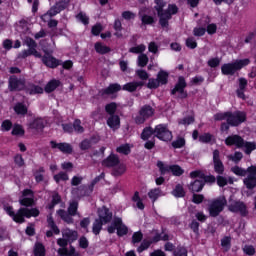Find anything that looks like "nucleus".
I'll use <instances>...</instances> for the list:
<instances>
[{
  "label": "nucleus",
  "mask_w": 256,
  "mask_h": 256,
  "mask_svg": "<svg viewBox=\"0 0 256 256\" xmlns=\"http://www.w3.org/2000/svg\"><path fill=\"white\" fill-rule=\"evenodd\" d=\"M243 147H244V153H246V155H251L252 151H255L256 149V143L255 142H247V141H243Z\"/></svg>",
  "instance_id": "ea45409f"
},
{
  "label": "nucleus",
  "mask_w": 256,
  "mask_h": 256,
  "mask_svg": "<svg viewBox=\"0 0 256 256\" xmlns=\"http://www.w3.org/2000/svg\"><path fill=\"white\" fill-rule=\"evenodd\" d=\"M43 173H45V168L43 167H40L38 170L34 172L36 183H41V181H43L44 179Z\"/></svg>",
  "instance_id": "3c124183"
},
{
  "label": "nucleus",
  "mask_w": 256,
  "mask_h": 256,
  "mask_svg": "<svg viewBox=\"0 0 256 256\" xmlns=\"http://www.w3.org/2000/svg\"><path fill=\"white\" fill-rule=\"evenodd\" d=\"M132 201H134V203H136V207H138L141 211H143V209H145V204H143V200H141V197H139V192H135L133 197H132Z\"/></svg>",
  "instance_id": "37998d69"
},
{
  "label": "nucleus",
  "mask_w": 256,
  "mask_h": 256,
  "mask_svg": "<svg viewBox=\"0 0 256 256\" xmlns=\"http://www.w3.org/2000/svg\"><path fill=\"white\" fill-rule=\"evenodd\" d=\"M179 11V8H177V5L175 4H170L168 6L167 10H164L162 13H169L170 15V19L172 17V15H176V13Z\"/></svg>",
  "instance_id": "680f3d73"
},
{
  "label": "nucleus",
  "mask_w": 256,
  "mask_h": 256,
  "mask_svg": "<svg viewBox=\"0 0 256 256\" xmlns=\"http://www.w3.org/2000/svg\"><path fill=\"white\" fill-rule=\"evenodd\" d=\"M221 175L222 174H219L216 177V182H217L218 187H225V185H227L228 181H227V178H225L224 176H221Z\"/></svg>",
  "instance_id": "774afa93"
},
{
  "label": "nucleus",
  "mask_w": 256,
  "mask_h": 256,
  "mask_svg": "<svg viewBox=\"0 0 256 256\" xmlns=\"http://www.w3.org/2000/svg\"><path fill=\"white\" fill-rule=\"evenodd\" d=\"M125 171H126L125 165L118 164L114 167V169L112 171V175H114V177H119V176L123 175V173H125Z\"/></svg>",
  "instance_id": "a18cd8bd"
},
{
  "label": "nucleus",
  "mask_w": 256,
  "mask_h": 256,
  "mask_svg": "<svg viewBox=\"0 0 256 256\" xmlns=\"http://www.w3.org/2000/svg\"><path fill=\"white\" fill-rule=\"evenodd\" d=\"M30 55H33L34 57L41 59V53L37 51V49L34 48H28L27 50H23L19 53L18 59H27V57H30Z\"/></svg>",
  "instance_id": "393cba45"
},
{
  "label": "nucleus",
  "mask_w": 256,
  "mask_h": 256,
  "mask_svg": "<svg viewBox=\"0 0 256 256\" xmlns=\"http://www.w3.org/2000/svg\"><path fill=\"white\" fill-rule=\"evenodd\" d=\"M45 55L41 56L42 63L46 65V67H50V69H55V67H59V60H56L55 57L51 56V54L44 50Z\"/></svg>",
  "instance_id": "6ab92c4d"
},
{
  "label": "nucleus",
  "mask_w": 256,
  "mask_h": 256,
  "mask_svg": "<svg viewBox=\"0 0 256 256\" xmlns=\"http://www.w3.org/2000/svg\"><path fill=\"white\" fill-rule=\"evenodd\" d=\"M59 203H61V196L59 195V193L54 192L52 195V201L48 205V209H54L55 205H59Z\"/></svg>",
  "instance_id": "49530a36"
},
{
  "label": "nucleus",
  "mask_w": 256,
  "mask_h": 256,
  "mask_svg": "<svg viewBox=\"0 0 256 256\" xmlns=\"http://www.w3.org/2000/svg\"><path fill=\"white\" fill-rule=\"evenodd\" d=\"M103 225H105L104 222H101V220L96 219L92 226V233H94V235H99L101 233V230L103 229Z\"/></svg>",
  "instance_id": "e433bc0d"
},
{
  "label": "nucleus",
  "mask_w": 256,
  "mask_h": 256,
  "mask_svg": "<svg viewBox=\"0 0 256 256\" xmlns=\"http://www.w3.org/2000/svg\"><path fill=\"white\" fill-rule=\"evenodd\" d=\"M170 173H172L174 177H181V175L185 173V170L181 168V166L174 164V165H171L170 167Z\"/></svg>",
  "instance_id": "4c0bfd02"
},
{
  "label": "nucleus",
  "mask_w": 256,
  "mask_h": 256,
  "mask_svg": "<svg viewBox=\"0 0 256 256\" xmlns=\"http://www.w3.org/2000/svg\"><path fill=\"white\" fill-rule=\"evenodd\" d=\"M239 82V87L236 90V95L237 97H239V99H243V101H245V99H247V97L245 96V91L247 90V79L245 78H239L238 80Z\"/></svg>",
  "instance_id": "412c9836"
},
{
  "label": "nucleus",
  "mask_w": 256,
  "mask_h": 256,
  "mask_svg": "<svg viewBox=\"0 0 256 256\" xmlns=\"http://www.w3.org/2000/svg\"><path fill=\"white\" fill-rule=\"evenodd\" d=\"M116 151L117 153H122V155H129V153H131V148L129 147V144H124L119 146Z\"/></svg>",
  "instance_id": "6e6d98bb"
},
{
  "label": "nucleus",
  "mask_w": 256,
  "mask_h": 256,
  "mask_svg": "<svg viewBox=\"0 0 256 256\" xmlns=\"http://www.w3.org/2000/svg\"><path fill=\"white\" fill-rule=\"evenodd\" d=\"M145 85V82L143 81H136V82H130L123 86V91H129L130 93H133V91H137L138 87H143Z\"/></svg>",
  "instance_id": "cd10ccee"
},
{
  "label": "nucleus",
  "mask_w": 256,
  "mask_h": 256,
  "mask_svg": "<svg viewBox=\"0 0 256 256\" xmlns=\"http://www.w3.org/2000/svg\"><path fill=\"white\" fill-rule=\"evenodd\" d=\"M225 207H227V198H225V196L214 198L208 203V213L210 217H219Z\"/></svg>",
  "instance_id": "20e7f679"
},
{
  "label": "nucleus",
  "mask_w": 256,
  "mask_h": 256,
  "mask_svg": "<svg viewBox=\"0 0 256 256\" xmlns=\"http://www.w3.org/2000/svg\"><path fill=\"white\" fill-rule=\"evenodd\" d=\"M215 121H227L231 127H239L242 123L247 122V112L237 110L234 112H219L214 115Z\"/></svg>",
  "instance_id": "f257e3e1"
},
{
  "label": "nucleus",
  "mask_w": 256,
  "mask_h": 256,
  "mask_svg": "<svg viewBox=\"0 0 256 256\" xmlns=\"http://www.w3.org/2000/svg\"><path fill=\"white\" fill-rule=\"evenodd\" d=\"M29 94L30 95H37L43 93V89L40 86L37 85H32L29 89Z\"/></svg>",
  "instance_id": "338daca9"
},
{
  "label": "nucleus",
  "mask_w": 256,
  "mask_h": 256,
  "mask_svg": "<svg viewBox=\"0 0 256 256\" xmlns=\"http://www.w3.org/2000/svg\"><path fill=\"white\" fill-rule=\"evenodd\" d=\"M228 159L234 163H239L243 159V153L235 152L234 155H229Z\"/></svg>",
  "instance_id": "e2e57ef3"
},
{
  "label": "nucleus",
  "mask_w": 256,
  "mask_h": 256,
  "mask_svg": "<svg viewBox=\"0 0 256 256\" xmlns=\"http://www.w3.org/2000/svg\"><path fill=\"white\" fill-rule=\"evenodd\" d=\"M185 87H187V82L185 81V77L180 76L178 78V82L176 83L174 89L171 90V95H177L178 99H187V91H185Z\"/></svg>",
  "instance_id": "f8f14e48"
},
{
  "label": "nucleus",
  "mask_w": 256,
  "mask_h": 256,
  "mask_svg": "<svg viewBox=\"0 0 256 256\" xmlns=\"http://www.w3.org/2000/svg\"><path fill=\"white\" fill-rule=\"evenodd\" d=\"M103 167H117L119 165V157L115 154H111L102 162Z\"/></svg>",
  "instance_id": "bb28decb"
},
{
  "label": "nucleus",
  "mask_w": 256,
  "mask_h": 256,
  "mask_svg": "<svg viewBox=\"0 0 256 256\" xmlns=\"http://www.w3.org/2000/svg\"><path fill=\"white\" fill-rule=\"evenodd\" d=\"M204 187L205 181H203L202 179H196L188 185V189L189 191H191V193H200V191H203Z\"/></svg>",
  "instance_id": "4be33fe9"
},
{
  "label": "nucleus",
  "mask_w": 256,
  "mask_h": 256,
  "mask_svg": "<svg viewBox=\"0 0 256 256\" xmlns=\"http://www.w3.org/2000/svg\"><path fill=\"white\" fill-rule=\"evenodd\" d=\"M156 79L160 85H167V81L169 79V73L161 70L160 72H158Z\"/></svg>",
  "instance_id": "c9c22d12"
},
{
  "label": "nucleus",
  "mask_w": 256,
  "mask_h": 256,
  "mask_svg": "<svg viewBox=\"0 0 256 256\" xmlns=\"http://www.w3.org/2000/svg\"><path fill=\"white\" fill-rule=\"evenodd\" d=\"M107 125L110 127V129H113V131H117L119 127H121V119L119 118L118 115H111L107 119Z\"/></svg>",
  "instance_id": "b1692460"
},
{
  "label": "nucleus",
  "mask_w": 256,
  "mask_h": 256,
  "mask_svg": "<svg viewBox=\"0 0 256 256\" xmlns=\"http://www.w3.org/2000/svg\"><path fill=\"white\" fill-rule=\"evenodd\" d=\"M106 113H108L110 116L115 115V111H117V104L115 102H112L110 104H107L105 107Z\"/></svg>",
  "instance_id": "4d7b16f0"
},
{
  "label": "nucleus",
  "mask_w": 256,
  "mask_h": 256,
  "mask_svg": "<svg viewBox=\"0 0 256 256\" xmlns=\"http://www.w3.org/2000/svg\"><path fill=\"white\" fill-rule=\"evenodd\" d=\"M115 230H117L118 237H123L129 233V229L125 224H123V220L121 218H114L112 224L107 228V231L110 234L115 233Z\"/></svg>",
  "instance_id": "9d476101"
},
{
  "label": "nucleus",
  "mask_w": 256,
  "mask_h": 256,
  "mask_svg": "<svg viewBox=\"0 0 256 256\" xmlns=\"http://www.w3.org/2000/svg\"><path fill=\"white\" fill-rule=\"evenodd\" d=\"M155 137V128L151 127V126H147L143 129L140 137L142 139V141H149V139H151V137Z\"/></svg>",
  "instance_id": "c85d7f7f"
},
{
  "label": "nucleus",
  "mask_w": 256,
  "mask_h": 256,
  "mask_svg": "<svg viewBox=\"0 0 256 256\" xmlns=\"http://www.w3.org/2000/svg\"><path fill=\"white\" fill-rule=\"evenodd\" d=\"M159 85L161 84L159 83V80H157V78L148 79V83H147L148 89H158Z\"/></svg>",
  "instance_id": "052dcab7"
},
{
  "label": "nucleus",
  "mask_w": 256,
  "mask_h": 256,
  "mask_svg": "<svg viewBox=\"0 0 256 256\" xmlns=\"http://www.w3.org/2000/svg\"><path fill=\"white\" fill-rule=\"evenodd\" d=\"M139 17L141 18L143 25H153V23H155V18H153V16L143 14V12H139Z\"/></svg>",
  "instance_id": "58836bf2"
},
{
  "label": "nucleus",
  "mask_w": 256,
  "mask_h": 256,
  "mask_svg": "<svg viewBox=\"0 0 256 256\" xmlns=\"http://www.w3.org/2000/svg\"><path fill=\"white\" fill-rule=\"evenodd\" d=\"M69 7V0H60L54 6H52L46 14L42 15V21H47V17H55L61 11H65Z\"/></svg>",
  "instance_id": "6e6552de"
},
{
  "label": "nucleus",
  "mask_w": 256,
  "mask_h": 256,
  "mask_svg": "<svg viewBox=\"0 0 256 256\" xmlns=\"http://www.w3.org/2000/svg\"><path fill=\"white\" fill-rule=\"evenodd\" d=\"M136 75L141 81H147L149 79V73L143 69L136 70Z\"/></svg>",
  "instance_id": "bf43d9fd"
},
{
  "label": "nucleus",
  "mask_w": 256,
  "mask_h": 256,
  "mask_svg": "<svg viewBox=\"0 0 256 256\" xmlns=\"http://www.w3.org/2000/svg\"><path fill=\"white\" fill-rule=\"evenodd\" d=\"M47 223L51 230L46 232V237H53V233L54 235H59V233H61V230H59V227L55 224V220H53V216L49 215L47 217Z\"/></svg>",
  "instance_id": "aec40b11"
},
{
  "label": "nucleus",
  "mask_w": 256,
  "mask_h": 256,
  "mask_svg": "<svg viewBox=\"0 0 256 256\" xmlns=\"http://www.w3.org/2000/svg\"><path fill=\"white\" fill-rule=\"evenodd\" d=\"M200 143H211L213 141V135L211 133H204L199 136Z\"/></svg>",
  "instance_id": "864d4df0"
},
{
  "label": "nucleus",
  "mask_w": 256,
  "mask_h": 256,
  "mask_svg": "<svg viewBox=\"0 0 256 256\" xmlns=\"http://www.w3.org/2000/svg\"><path fill=\"white\" fill-rule=\"evenodd\" d=\"M232 173L234 175H238V177H245L244 178V185L246 186L247 189H255L256 187V166L252 165L247 168V170L239 167V166H234L231 168Z\"/></svg>",
  "instance_id": "7ed1b4c3"
},
{
  "label": "nucleus",
  "mask_w": 256,
  "mask_h": 256,
  "mask_svg": "<svg viewBox=\"0 0 256 256\" xmlns=\"http://www.w3.org/2000/svg\"><path fill=\"white\" fill-rule=\"evenodd\" d=\"M243 141H245L243 139V137L234 134V135H230L225 139V145H227L228 147H233V145L235 147H237V149H243Z\"/></svg>",
  "instance_id": "dca6fc26"
},
{
  "label": "nucleus",
  "mask_w": 256,
  "mask_h": 256,
  "mask_svg": "<svg viewBox=\"0 0 256 256\" xmlns=\"http://www.w3.org/2000/svg\"><path fill=\"white\" fill-rule=\"evenodd\" d=\"M94 49H95L96 53H99L100 55H105V54L111 52V48L103 45V43H101V42H96L94 45Z\"/></svg>",
  "instance_id": "c756f323"
},
{
  "label": "nucleus",
  "mask_w": 256,
  "mask_h": 256,
  "mask_svg": "<svg viewBox=\"0 0 256 256\" xmlns=\"http://www.w3.org/2000/svg\"><path fill=\"white\" fill-rule=\"evenodd\" d=\"M155 6L154 9L158 13L159 23L161 27H168L169 20L171 19V15L169 13H163V8L167 5V3L163 0H154Z\"/></svg>",
  "instance_id": "423d86ee"
},
{
  "label": "nucleus",
  "mask_w": 256,
  "mask_h": 256,
  "mask_svg": "<svg viewBox=\"0 0 256 256\" xmlns=\"http://www.w3.org/2000/svg\"><path fill=\"white\" fill-rule=\"evenodd\" d=\"M157 167L160 171V175H167V173H171V165L164 164L163 161H158Z\"/></svg>",
  "instance_id": "f704fd0d"
},
{
  "label": "nucleus",
  "mask_w": 256,
  "mask_h": 256,
  "mask_svg": "<svg viewBox=\"0 0 256 256\" xmlns=\"http://www.w3.org/2000/svg\"><path fill=\"white\" fill-rule=\"evenodd\" d=\"M24 43L29 47V49H37V42H35L31 37H26Z\"/></svg>",
  "instance_id": "69168bd1"
},
{
  "label": "nucleus",
  "mask_w": 256,
  "mask_h": 256,
  "mask_svg": "<svg viewBox=\"0 0 256 256\" xmlns=\"http://www.w3.org/2000/svg\"><path fill=\"white\" fill-rule=\"evenodd\" d=\"M50 145L52 149H57L66 155H71L73 153V147L69 143H57L55 141H50Z\"/></svg>",
  "instance_id": "a211bd4d"
},
{
  "label": "nucleus",
  "mask_w": 256,
  "mask_h": 256,
  "mask_svg": "<svg viewBox=\"0 0 256 256\" xmlns=\"http://www.w3.org/2000/svg\"><path fill=\"white\" fill-rule=\"evenodd\" d=\"M9 91H21L25 87V80L17 78V76H10L9 81Z\"/></svg>",
  "instance_id": "f3484780"
},
{
  "label": "nucleus",
  "mask_w": 256,
  "mask_h": 256,
  "mask_svg": "<svg viewBox=\"0 0 256 256\" xmlns=\"http://www.w3.org/2000/svg\"><path fill=\"white\" fill-rule=\"evenodd\" d=\"M79 202L72 201L70 202L67 211L72 215V217H75L76 215H79Z\"/></svg>",
  "instance_id": "72a5a7b5"
},
{
  "label": "nucleus",
  "mask_w": 256,
  "mask_h": 256,
  "mask_svg": "<svg viewBox=\"0 0 256 256\" xmlns=\"http://www.w3.org/2000/svg\"><path fill=\"white\" fill-rule=\"evenodd\" d=\"M57 245H59V248L57 253L60 256H80L79 253L75 250V247L70 246L69 249H67V245H69V240L65 238H59L57 240Z\"/></svg>",
  "instance_id": "1a4fd4ad"
},
{
  "label": "nucleus",
  "mask_w": 256,
  "mask_h": 256,
  "mask_svg": "<svg viewBox=\"0 0 256 256\" xmlns=\"http://www.w3.org/2000/svg\"><path fill=\"white\" fill-rule=\"evenodd\" d=\"M54 181H56V183H59V181H69V175L65 172H60L54 175Z\"/></svg>",
  "instance_id": "13d9d810"
},
{
  "label": "nucleus",
  "mask_w": 256,
  "mask_h": 256,
  "mask_svg": "<svg viewBox=\"0 0 256 256\" xmlns=\"http://www.w3.org/2000/svg\"><path fill=\"white\" fill-rule=\"evenodd\" d=\"M162 193L163 191L160 188H154L148 192V197L155 203L161 197Z\"/></svg>",
  "instance_id": "2f4dec72"
},
{
  "label": "nucleus",
  "mask_w": 256,
  "mask_h": 256,
  "mask_svg": "<svg viewBox=\"0 0 256 256\" xmlns=\"http://www.w3.org/2000/svg\"><path fill=\"white\" fill-rule=\"evenodd\" d=\"M118 91H121V85L110 84L107 88L100 91V95L101 97H105L106 95H113V93H117Z\"/></svg>",
  "instance_id": "a878e982"
},
{
  "label": "nucleus",
  "mask_w": 256,
  "mask_h": 256,
  "mask_svg": "<svg viewBox=\"0 0 256 256\" xmlns=\"http://www.w3.org/2000/svg\"><path fill=\"white\" fill-rule=\"evenodd\" d=\"M155 137L160 141H172L173 132L169 130L167 124H158L155 126Z\"/></svg>",
  "instance_id": "9b49d317"
},
{
  "label": "nucleus",
  "mask_w": 256,
  "mask_h": 256,
  "mask_svg": "<svg viewBox=\"0 0 256 256\" xmlns=\"http://www.w3.org/2000/svg\"><path fill=\"white\" fill-rule=\"evenodd\" d=\"M249 63H251V60L246 58L242 60H236L232 63L224 64L221 67L222 75H233L234 73H237V71H241L243 67H247Z\"/></svg>",
  "instance_id": "39448f33"
},
{
  "label": "nucleus",
  "mask_w": 256,
  "mask_h": 256,
  "mask_svg": "<svg viewBox=\"0 0 256 256\" xmlns=\"http://www.w3.org/2000/svg\"><path fill=\"white\" fill-rule=\"evenodd\" d=\"M4 210L6 213L12 217L13 221L15 223H25V217L27 219H31V217H39V209L37 208H20L16 213L13 211V208L11 206L4 207Z\"/></svg>",
  "instance_id": "f03ea898"
},
{
  "label": "nucleus",
  "mask_w": 256,
  "mask_h": 256,
  "mask_svg": "<svg viewBox=\"0 0 256 256\" xmlns=\"http://www.w3.org/2000/svg\"><path fill=\"white\" fill-rule=\"evenodd\" d=\"M147 49V46L145 44H140L138 46L131 47L129 49V53H134L135 55H141L145 53V50Z\"/></svg>",
  "instance_id": "a19ab883"
},
{
  "label": "nucleus",
  "mask_w": 256,
  "mask_h": 256,
  "mask_svg": "<svg viewBox=\"0 0 256 256\" xmlns=\"http://www.w3.org/2000/svg\"><path fill=\"white\" fill-rule=\"evenodd\" d=\"M172 147H174V149H181L182 147H185V138L178 137L172 142Z\"/></svg>",
  "instance_id": "603ef678"
},
{
  "label": "nucleus",
  "mask_w": 256,
  "mask_h": 256,
  "mask_svg": "<svg viewBox=\"0 0 256 256\" xmlns=\"http://www.w3.org/2000/svg\"><path fill=\"white\" fill-rule=\"evenodd\" d=\"M98 221H101L104 223V225H107V223H111V220L113 219V212L109 210V208L103 206L102 208L98 209Z\"/></svg>",
  "instance_id": "2eb2a0df"
},
{
  "label": "nucleus",
  "mask_w": 256,
  "mask_h": 256,
  "mask_svg": "<svg viewBox=\"0 0 256 256\" xmlns=\"http://www.w3.org/2000/svg\"><path fill=\"white\" fill-rule=\"evenodd\" d=\"M14 111L17 113V115H27V106H25L23 103H17L14 106Z\"/></svg>",
  "instance_id": "c03bdc74"
},
{
  "label": "nucleus",
  "mask_w": 256,
  "mask_h": 256,
  "mask_svg": "<svg viewBox=\"0 0 256 256\" xmlns=\"http://www.w3.org/2000/svg\"><path fill=\"white\" fill-rule=\"evenodd\" d=\"M213 165L217 175H223V173H225V165L223 161H221V152H219L218 149L213 151Z\"/></svg>",
  "instance_id": "4468645a"
},
{
  "label": "nucleus",
  "mask_w": 256,
  "mask_h": 256,
  "mask_svg": "<svg viewBox=\"0 0 256 256\" xmlns=\"http://www.w3.org/2000/svg\"><path fill=\"white\" fill-rule=\"evenodd\" d=\"M155 115V109L151 105H144L139 110L138 115L134 118L136 125H143L147 119H151Z\"/></svg>",
  "instance_id": "0eeeda50"
},
{
  "label": "nucleus",
  "mask_w": 256,
  "mask_h": 256,
  "mask_svg": "<svg viewBox=\"0 0 256 256\" xmlns=\"http://www.w3.org/2000/svg\"><path fill=\"white\" fill-rule=\"evenodd\" d=\"M73 129L76 131V133H83L85 131V128L81 126V120L76 119L73 123Z\"/></svg>",
  "instance_id": "0e129e2a"
},
{
  "label": "nucleus",
  "mask_w": 256,
  "mask_h": 256,
  "mask_svg": "<svg viewBox=\"0 0 256 256\" xmlns=\"http://www.w3.org/2000/svg\"><path fill=\"white\" fill-rule=\"evenodd\" d=\"M34 256H45V246L41 243H36L34 247Z\"/></svg>",
  "instance_id": "8fccbe9b"
},
{
  "label": "nucleus",
  "mask_w": 256,
  "mask_h": 256,
  "mask_svg": "<svg viewBox=\"0 0 256 256\" xmlns=\"http://www.w3.org/2000/svg\"><path fill=\"white\" fill-rule=\"evenodd\" d=\"M228 209L232 213H240L244 216L247 215V206L242 201L230 199Z\"/></svg>",
  "instance_id": "ddd939ff"
},
{
  "label": "nucleus",
  "mask_w": 256,
  "mask_h": 256,
  "mask_svg": "<svg viewBox=\"0 0 256 256\" xmlns=\"http://www.w3.org/2000/svg\"><path fill=\"white\" fill-rule=\"evenodd\" d=\"M31 129H43L45 127V121L41 118L35 119L31 124H30Z\"/></svg>",
  "instance_id": "de8ad7c7"
},
{
  "label": "nucleus",
  "mask_w": 256,
  "mask_h": 256,
  "mask_svg": "<svg viewBox=\"0 0 256 256\" xmlns=\"http://www.w3.org/2000/svg\"><path fill=\"white\" fill-rule=\"evenodd\" d=\"M147 63H149V57L147 54H140L137 58L138 67H147Z\"/></svg>",
  "instance_id": "79ce46f5"
},
{
  "label": "nucleus",
  "mask_w": 256,
  "mask_h": 256,
  "mask_svg": "<svg viewBox=\"0 0 256 256\" xmlns=\"http://www.w3.org/2000/svg\"><path fill=\"white\" fill-rule=\"evenodd\" d=\"M20 205L23 207H33V203H35V200L33 198H22L19 200Z\"/></svg>",
  "instance_id": "5fc2aeb1"
},
{
  "label": "nucleus",
  "mask_w": 256,
  "mask_h": 256,
  "mask_svg": "<svg viewBox=\"0 0 256 256\" xmlns=\"http://www.w3.org/2000/svg\"><path fill=\"white\" fill-rule=\"evenodd\" d=\"M63 237H65L68 241H77V231L71 229H65L62 232Z\"/></svg>",
  "instance_id": "7c9ffc66"
},
{
  "label": "nucleus",
  "mask_w": 256,
  "mask_h": 256,
  "mask_svg": "<svg viewBox=\"0 0 256 256\" xmlns=\"http://www.w3.org/2000/svg\"><path fill=\"white\" fill-rule=\"evenodd\" d=\"M56 214L58 217H60V219H62V221H64V223H67V225H73L75 220L67 210L59 209L56 211Z\"/></svg>",
  "instance_id": "5701e85b"
},
{
  "label": "nucleus",
  "mask_w": 256,
  "mask_h": 256,
  "mask_svg": "<svg viewBox=\"0 0 256 256\" xmlns=\"http://www.w3.org/2000/svg\"><path fill=\"white\" fill-rule=\"evenodd\" d=\"M172 195H174V197H185V189L183 188V185H176L175 189L172 191Z\"/></svg>",
  "instance_id": "09e8293b"
},
{
  "label": "nucleus",
  "mask_w": 256,
  "mask_h": 256,
  "mask_svg": "<svg viewBox=\"0 0 256 256\" xmlns=\"http://www.w3.org/2000/svg\"><path fill=\"white\" fill-rule=\"evenodd\" d=\"M59 85H61V82L59 80H51L45 86L44 91L46 93H53V91H55V89H57V87H59Z\"/></svg>",
  "instance_id": "473e14b6"
}]
</instances>
